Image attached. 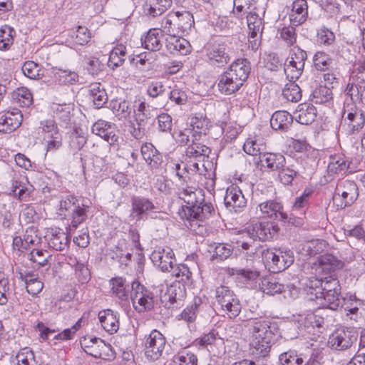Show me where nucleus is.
I'll use <instances>...</instances> for the list:
<instances>
[{"label": "nucleus", "instance_id": "f257e3e1", "mask_svg": "<svg viewBox=\"0 0 365 365\" xmlns=\"http://www.w3.org/2000/svg\"><path fill=\"white\" fill-rule=\"evenodd\" d=\"M319 275L308 279L306 286L314 292L316 304L319 308L336 310L341 306V287L335 274L336 259L333 255L319 257Z\"/></svg>", "mask_w": 365, "mask_h": 365}, {"label": "nucleus", "instance_id": "f03ea898", "mask_svg": "<svg viewBox=\"0 0 365 365\" xmlns=\"http://www.w3.org/2000/svg\"><path fill=\"white\" fill-rule=\"evenodd\" d=\"M176 195L185 203L178 212L184 225L191 232L202 235L206 220L215 214L213 205L205 200L202 189L194 187L179 188Z\"/></svg>", "mask_w": 365, "mask_h": 365}, {"label": "nucleus", "instance_id": "7ed1b4c3", "mask_svg": "<svg viewBox=\"0 0 365 365\" xmlns=\"http://www.w3.org/2000/svg\"><path fill=\"white\" fill-rule=\"evenodd\" d=\"M252 339L250 344V354L255 359L264 358L281 334L277 322L269 319H261L254 322Z\"/></svg>", "mask_w": 365, "mask_h": 365}, {"label": "nucleus", "instance_id": "20e7f679", "mask_svg": "<svg viewBox=\"0 0 365 365\" xmlns=\"http://www.w3.org/2000/svg\"><path fill=\"white\" fill-rule=\"evenodd\" d=\"M251 72V63L247 58H237L218 77L217 89L225 96L238 91L247 80Z\"/></svg>", "mask_w": 365, "mask_h": 365}, {"label": "nucleus", "instance_id": "39448f33", "mask_svg": "<svg viewBox=\"0 0 365 365\" xmlns=\"http://www.w3.org/2000/svg\"><path fill=\"white\" fill-rule=\"evenodd\" d=\"M287 155L304 170H313L317 165L319 152L309 143L305 137L291 138L289 140Z\"/></svg>", "mask_w": 365, "mask_h": 365}, {"label": "nucleus", "instance_id": "423d86ee", "mask_svg": "<svg viewBox=\"0 0 365 365\" xmlns=\"http://www.w3.org/2000/svg\"><path fill=\"white\" fill-rule=\"evenodd\" d=\"M262 259L269 267V269L278 273L289 267L294 261L293 251L286 247L264 249Z\"/></svg>", "mask_w": 365, "mask_h": 365}, {"label": "nucleus", "instance_id": "0eeeda50", "mask_svg": "<svg viewBox=\"0 0 365 365\" xmlns=\"http://www.w3.org/2000/svg\"><path fill=\"white\" fill-rule=\"evenodd\" d=\"M215 299L222 315L229 319L237 317L242 309L240 302L230 287L221 285L215 289Z\"/></svg>", "mask_w": 365, "mask_h": 365}, {"label": "nucleus", "instance_id": "6e6552de", "mask_svg": "<svg viewBox=\"0 0 365 365\" xmlns=\"http://www.w3.org/2000/svg\"><path fill=\"white\" fill-rule=\"evenodd\" d=\"M131 208L129 217L135 222L157 219L158 212L154 202L145 196L134 195L130 199Z\"/></svg>", "mask_w": 365, "mask_h": 365}, {"label": "nucleus", "instance_id": "1a4fd4ad", "mask_svg": "<svg viewBox=\"0 0 365 365\" xmlns=\"http://www.w3.org/2000/svg\"><path fill=\"white\" fill-rule=\"evenodd\" d=\"M205 58L210 66L220 68L226 66L231 59L227 40L219 38L208 43L205 47Z\"/></svg>", "mask_w": 365, "mask_h": 365}, {"label": "nucleus", "instance_id": "9d476101", "mask_svg": "<svg viewBox=\"0 0 365 365\" xmlns=\"http://www.w3.org/2000/svg\"><path fill=\"white\" fill-rule=\"evenodd\" d=\"M130 298L133 309L138 313L150 312L155 304L153 292L137 280L131 284Z\"/></svg>", "mask_w": 365, "mask_h": 365}, {"label": "nucleus", "instance_id": "9b49d317", "mask_svg": "<svg viewBox=\"0 0 365 365\" xmlns=\"http://www.w3.org/2000/svg\"><path fill=\"white\" fill-rule=\"evenodd\" d=\"M307 59V51L297 45L294 46L289 50L284 63V73L287 78L298 80L303 73Z\"/></svg>", "mask_w": 365, "mask_h": 365}, {"label": "nucleus", "instance_id": "f8f14e48", "mask_svg": "<svg viewBox=\"0 0 365 365\" xmlns=\"http://www.w3.org/2000/svg\"><path fill=\"white\" fill-rule=\"evenodd\" d=\"M227 273L241 287L256 289L259 285L260 272L255 266L245 267H229Z\"/></svg>", "mask_w": 365, "mask_h": 365}, {"label": "nucleus", "instance_id": "ddd939ff", "mask_svg": "<svg viewBox=\"0 0 365 365\" xmlns=\"http://www.w3.org/2000/svg\"><path fill=\"white\" fill-rule=\"evenodd\" d=\"M80 344L84 351L94 358L106 359L114 355L112 346L101 338L84 336Z\"/></svg>", "mask_w": 365, "mask_h": 365}, {"label": "nucleus", "instance_id": "4468645a", "mask_svg": "<svg viewBox=\"0 0 365 365\" xmlns=\"http://www.w3.org/2000/svg\"><path fill=\"white\" fill-rule=\"evenodd\" d=\"M258 287L264 293L269 295L284 294V297L295 298L299 294L298 288L294 284L289 283L284 285L272 276L263 277Z\"/></svg>", "mask_w": 365, "mask_h": 365}, {"label": "nucleus", "instance_id": "2eb2a0df", "mask_svg": "<svg viewBox=\"0 0 365 365\" xmlns=\"http://www.w3.org/2000/svg\"><path fill=\"white\" fill-rule=\"evenodd\" d=\"M359 197V188L354 180H341L336 184L334 200L339 204L341 208L351 205Z\"/></svg>", "mask_w": 365, "mask_h": 365}, {"label": "nucleus", "instance_id": "dca6fc26", "mask_svg": "<svg viewBox=\"0 0 365 365\" xmlns=\"http://www.w3.org/2000/svg\"><path fill=\"white\" fill-rule=\"evenodd\" d=\"M91 133L108 143L110 147L115 148L119 145V130L114 123L98 119L91 125Z\"/></svg>", "mask_w": 365, "mask_h": 365}, {"label": "nucleus", "instance_id": "f3484780", "mask_svg": "<svg viewBox=\"0 0 365 365\" xmlns=\"http://www.w3.org/2000/svg\"><path fill=\"white\" fill-rule=\"evenodd\" d=\"M357 331L351 327H340L330 334L328 344L332 349L343 351L350 348L356 341Z\"/></svg>", "mask_w": 365, "mask_h": 365}, {"label": "nucleus", "instance_id": "a211bd4d", "mask_svg": "<svg viewBox=\"0 0 365 365\" xmlns=\"http://www.w3.org/2000/svg\"><path fill=\"white\" fill-rule=\"evenodd\" d=\"M166 344L164 335L157 329H153L144 341V351L147 358L151 360L158 359L163 352Z\"/></svg>", "mask_w": 365, "mask_h": 365}, {"label": "nucleus", "instance_id": "6ab92c4d", "mask_svg": "<svg viewBox=\"0 0 365 365\" xmlns=\"http://www.w3.org/2000/svg\"><path fill=\"white\" fill-rule=\"evenodd\" d=\"M359 166L351 157L344 153L331 155L328 163L330 174L346 175L357 171Z\"/></svg>", "mask_w": 365, "mask_h": 365}, {"label": "nucleus", "instance_id": "aec40b11", "mask_svg": "<svg viewBox=\"0 0 365 365\" xmlns=\"http://www.w3.org/2000/svg\"><path fill=\"white\" fill-rule=\"evenodd\" d=\"M41 133L43 140L47 143L46 150L48 152L56 150L61 146V135L53 120H47L41 122L38 134Z\"/></svg>", "mask_w": 365, "mask_h": 365}, {"label": "nucleus", "instance_id": "412c9836", "mask_svg": "<svg viewBox=\"0 0 365 365\" xmlns=\"http://www.w3.org/2000/svg\"><path fill=\"white\" fill-rule=\"evenodd\" d=\"M150 259L163 272H171L176 261L175 253L169 247L156 248L152 252Z\"/></svg>", "mask_w": 365, "mask_h": 365}, {"label": "nucleus", "instance_id": "4be33fe9", "mask_svg": "<svg viewBox=\"0 0 365 365\" xmlns=\"http://www.w3.org/2000/svg\"><path fill=\"white\" fill-rule=\"evenodd\" d=\"M224 204L230 212H240L246 207L247 200L237 185H231L226 190Z\"/></svg>", "mask_w": 365, "mask_h": 365}, {"label": "nucleus", "instance_id": "5701e85b", "mask_svg": "<svg viewBox=\"0 0 365 365\" xmlns=\"http://www.w3.org/2000/svg\"><path fill=\"white\" fill-rule=\"evenodd\" d=\"M286 163L285 157L279 153H263L259 155L257 165L262 171L280 170Z\"/></svg>", "mask_w": 365, "mask_h": 365}, {"label": "nucleus", "instance_id": "b1692460", "mask_svg": "<svg viewBox=\"0 0 365 365\" xmlns=\"http://www.w3.org/2000/svg\"><path fill=\"white\" fill-rule=\"evenodd\" d=\"M260 217L272 220L285 221L287 215L283 211V205L275 200H269L259 205Z\"/></svg>", "mask_w": 365, "mask_h": 365}, {"label": "nucleus", "instance_id": "393cba45", "mask_svg": "<svg viewBox=\"0 0 365 365\" xmlns=\"http://www.w3.org/2000/svg\"><path fill=\"white\" fill-rule=\"evenodd\" d=\"M108 284L111 296L117 298L122 306H128L130 292L126 284L125 278L123 277H112L109 279Z\"/></svg>", "mask_w": 365, "mask_h": 365}, {"label": "nucleus", "instance_id": "a878e982", "mask_svg": "<svg viewBox=\"0 0 365 365\" xmlns=\"http://www.w3.org/2000/svg\"><path fill=\"white\" fill-rule=\"evenodd\" d=\"M277 226L269 222H257L252 224L247 228V232L255 240L266 241L272 239L277 232Z\"/></svg>", "mask_w": 365, "mask_h": 365}, {"label": "nucleus", "instance_id": "bb28decb", "mask_svg": "<svg viewBox=\"0 0 365 365\" xmlns=\"http://www.w3.org/2000/svg\"><path fill=\"white\" fill-rule=\"evenodd\" d=\"M21 111L13 108L5 112L0 118V132L10 133L17 129L22 123Z\"/></svg>", "mask_w": 365, "mask_h": 365}, {"label": "nucleus", "instance_id": "cd10ccee", "mask_svg": "<svg viewBox=\"0 0 365 365\" xmlns=\"http://www.w3.org/2000/svg\"><path fill=\"white\" fill-rule=\"evenodd\" d=\"M165 43L167 51L173 55L186 56L192 51L190 42L185 38L175 34H168L165 38Z\"/></svg>", "mask_w": 365, "mask_h": 365}, {"label": "nucleus", "instance_id": "c85d7f7f", "mask_svg": "<svg viewBox=\"0 0 365 365\" xmlns=\"http://www.w3.org/2000/svg\"><path fill=\"white\" fill-rule=\"evenodd\" d=\"M163 31L158 28L150 29L141 38L142 47L150 51H160L165 41Z\"/></svg>", "mask_w": 365, "mask_h": 365}, {"label": "nucleus", "instance_id": "c756f323", "mask_svg": "<svg viewBox=\"0 0 365 365\" xmlns=\"http://www.w3.org/2000/svg\"><path fill=\"white\" fill-rule=\"evenodd\" d=\"M143 158L152 170H159L163 163V154L151 143H145L140 147Z\"/></svg>", "mask_w": 365, "mask_h": 365}, {"label": "nucleus", "instance_id": "7c9ffc66", "mask_svg": "<svg viewBox=\"0 0 365 365\" xmlns=\"http://www.w3.org/2000/svg\"><path fill=\"white\" fill-rule=\"evenodd\" d=\"M101 327L108 334H113L119 329V314L110 309L101 310L98 314Z\"/></svg>", "mask_w": 365, "mask_h": 365}, {"label": "nucleus", "instance_id": "2f4dec72", "mask_svg": "<svg viewBox=\"0 0 365 365\" xmlns=\"http://www.w3.org/2000/svg\"><path fill=\"white\" fill-rule=\"evenodd\" d=\"M170 17L175 18V25L177 26L182 35H188L195 29L193 15L188 11L172 12L170 14Z\"/></svg>", "mask_w": 365, "mask_h": 365}, {"label": "nucleus", "instance_id": "473e14b6", "mask_svg": "<svg viewBox=\"0 0 365 365\" xmlns=\"http://www.w3.org/2000/svg\"><path fill=\"white\" fill-rule=\"evenodd\" d=\"M70 198H71L70 199V203L71 200H73L72 202L73 206L71 215L72 220L70 226L71 225L76 229L86 220L89 206L82 197L76 198L70 195Z\"/></svg>", "mask_w": 365, "mask_h": 365}, {"label": "nucleus", "instance_id": "72a5a7b5", "mask_svg": "<svg viewBox=\"0 0 365 365\" xmlns=\"http://www.w3.org/2000/svg\"><path fill=\"white\" fill-rule=\"evenodd\" d=\"M234 248L248 258H254L259 255L262 256L265 249L251 237L247 240H237Z\"/></svg>", "mask_w": 365, "mask_h": 365}, {"label": "nucleus", "instance_id": "f704fd0d", "mask_svg": "<svg viewBox=\"0 0 365 365\" xmlns=\"http://www.w3.org/2000/svg\"><path fill=\"white\" fill-rule=\"evenodd\" d=\"M290 24L298 26L306 21L308 17V6L306 0H295L288 14Z\"/></svg>", "mask_w": 365, "mask_h": 365}, {"label": "nucleus", "instance_id": "c9c22d12", "mask_svg": "<svg viewBox=\"0 0 365 365\" xmlns=\"http://www.w3.org/2000/svg\"><path fill=\"white\" fill-rule=\"evenodd\" d=\"M317 116V110L311 103L304 102L298 105L294 112V118L302 125H310Z\"/></svg>", "mask_w": 365, "mask_h": 365}, {"label": "nucleus", "instance_id": "e433bc0d", "mask_svg": "<svg viewBox=\"0 0 365 365\" xmlns=\"http://www.w3.org/2000/svg\"><path fill=\"white\" fill-rule=\"evenodd\" d=\"M198 138H192V143L186 148V156L197 161H204L208 158L211 149L199 142Z\"/></svg>", "mask_w": 365, "mask_h": 365}, {"label": "nucleus", "instance_id": "4c0bfd02", "mask_svg": "<svg viewBox=\"0 0 365 365\" xmlns=\"http://www.w3.org/2000/svg\"><path fill=\"white\" fill-rule=\"evenodd\" d=\"M127 54L126 46L122 43L115 44L109 52V57L107 62L108 67L115 70L123 66Z\"/></svg>", "mask_w": 365, "mask_h": 365}, {"label": "nucleus", "instance_id": "58836bf2", "mask_svg": "<svg viewBox=\"0 0 365 365\" xmlns=\"http://www.w3.org/2000/svg\"><path fill=\"white\" fill-rule=\"evenodd\" d=\"M172 5V0H147L143 5L145 15L156 17L165 12Z\"/></svg>", "mask_w": 365, "mask_h": 365}, {"label": "nucleus", "instance_id": "ea45409f", "mask_svg": "<svg viewBox=\"0 0 365 365\" xmlns=\"http://www.w3.org/2000/svg\"><path fill=\"white\" fill-rule=\"evenodd\" d=\"M293 121L292 115L285 110L274 112L270 118V125L275 130H287Z\"/></svg>", "mask_w": 365, "mask_h": 365}, {"label": "nucleus", "instance_id": "a19ab883", "mask_svg": "<svg viewBox=\"0 0 365 365\" xmlns=\"http://www.w3.org/2000/svg\"><path fill=\"white\" fill-rule=\"evenodd\" d=\"M108 108L114 115L120 120H126L131 113V108L129 103L122 98L112 99L109 102Z\"/></svg>", "mask_w": 365, "mask_h": 365}, {"label": "nucleus", "instance_id": "79ce46f5", "mask_svg": "<svg viewBox=\"0 0 365 365\" xmlns=\"http://www.w3.org/2000/svg\"><path fill=\"white\" fill-rule=\"evenodd\" d=\"M210 121L202 114H195L191 118L190 125L192 129V138L200 139L202 135H205L208 130Z\"/></svg>", "mask_w": 365, "mask_h": 365}, {"label": "nucleus", "instance_id": "37998d69", "mask_svg": "<svg viewBox=\"0 0 365 365\" xmlns=\"http://www.w3.org/2000/svg\"><path fill=\"white\" fill-rule=\"evenodd\" d=\"M332 64V58L324 51H317L312 56V67L317 71L327 72Z\"/></svg>", "mask_w": 365, "mask_h": 365}, {"label": "nucleus", "instance_id": "c03bdc74", "mask_svg": "<svg viewBox=\"0 0 365 365\" xmlns=\"http://www.w3.org/2000/svg\"><path fill=\"white\" fill-rule=\"evenodd\" d=\"M89 96L96 108H101L108 101V96L104 86L100 83L90 85Z\"/></svg>", "mask_w": 365, "mask_h": 365}, {"label": "nucleus", "instance_id": "a18cd8bd", "mask_svg": "<svg viewBox=\"0 0 365 365\" xmlns=\"http://www.w3.org/2000/svg\"><path fill=\"white\" fill-rule=\"evenodd\" d=\"M202 304V300L200 297H195L193 301L188 304L177 317L178 320H183L187 324L193 323L195 322L198 312L199 307Z\"/></svg>", "mask_w": 365, "mask_h": 365}, {"label": "nucleus", "instance_id": "49530a36", "mask_svg": "<svg viewBox=\"0 0 365 365\" xmlns=\"http://www.w3.org/2000/svg\"><path fill=\"white\" fill-rule=\"evenodd\" d=\"M344 120L347 127V133L353 135L359 133L365 125V114L364 113H356V115H346L344 117Z\"/></svg>", "mask_w": 365, "mask_h": 365}, {"label": "nucleus", "instance_id": "de8ad7c7", "mask_svg": "<svg viewBox=\"0 0 365 365\" xmlns=\"http://www.w3.org/2000/svg\"><path fill=\"white\" fill-rule=\"evenodd\" d=\"M13 103L22 108H29L33 103V95L25 87L18 88L12 93Z\"/></svg>", "mask_w": 365, "mask_h": 365}, {"label": "nucleus", "instance_id": "09e8293b", "mask_svg": "<svg viewBox=\"0 0 365 365\" xmlns=\"http://www.w3.org/2000/svg\"><path fill=\"white\" fill-rule=\"evenodd\" d=\"M247 21L251 38L257 37L258 34L262 35L264 29L263 21L256 12L250 11L247 15Z\"/></svg>", "mask_w": 365, "mask_h": 365}, {"label": "nucleus", "instance_id": "8fccbe9b", "mask_svg": "<svg viewBox=\"0 0 365 365\" xmlns=\"http://www.w3.org/2000/svg\"><path fill=\"white\" fill-rule=\"evenodd\" d=\"M217 339H222L219 336V333L215 329H212L208 332H203L202 334L195 339L193 344L199 349H207L208 346H212Z\"/></svg>", "mask_w": 365, "mask_h": 365}, {"label": "nucleus", "instance_id": "3c124183", "mask_svg": "<svg viewBox=\"0 0 365 365\" xmlns=\"http://www.w3.org/2000/svg\"><path fill=\"white\" fill-rule=\"evenodd\" d=\"M12 365H36L34 351L29 347L21 349L11 359Z\"/></svg>", "mask_w": 365, "mask_h": 365}, {"label": "nucleus", "instance_id": "603ef678", "mask_svg": "<svg viewBox=\"0 0 365 365\" xmlns=\"http://www.w3.org/2000/svg\"><path fill=\"white\" fill-rule=\"evenodd\" d=\"M21 278L25 282L26 288L30 294H38L43 288V282L34 273H21Z\"/></svg>", "mask_w": 365, "mask_h": 365}, {"label": "nucleus", "instance_id": "864d4df0", "mask_svg": "<svg viewBox=\"0 0 365 365\" xmlns=\"http://www.w3.org/2000/svg\"><path fill=\"white\" fill-rule=\"evenodd\" d=\"M288 80L282 90V96L287 101L297 103L302 99V90L295 83L297 80Z\"/></svg>", "mask_w": 365, "mask_h": 365}, {"label": "nucleus", "instance_id": "5fc2aeb1", "mask_svg": "<svg viewBox=\"0 0 365 365\" xmlns=\"http://www.w3.org/2000/svg\"><path fill=\"white\" fill-rule=\"evenodd\" d=\"M220 127L222 132L224 133L221 141L225 144L232 143L241 132V128L236 123L232 122H221Z\"/></svg>", "mask_w": 365, "mask_h": 365}, {"label": "nucleus", "instance_id": "6e6d98bb", "mask_svg": "<svg viewBox=\"0 0 365 365\" xmlns=\"http://www.w3.org/2000/svg\"><path fill=\"white\" fill-rule=\"evenodd\" d=\"M48 245L56 250L62 251L67 247L68 235L61 230L52 229L51 236L48 240Z\"/></svg>", "mask_w": 365, "mask_h": 365}, {"label": "nucleus", "instance_id": "4d7b16f0", "mask_svg": "<svg viewBox=\"0 0 365 365\" xmlns=\"http://www.w3.org/2000/svg\"><path fill=\"white\" fill-rule=\"evenodd\" d=\"M364 79L357 81L356 83H348L345 88L346 98L350 101H355L361 103L362 101V89Z\"/></svg>", "mask_w": 365, "mask_h": 365}, {"label": "nucleus", "instance_id": "13d9d810", "mask_svg": "<svg viewBox=\"0 0 365 365\" xmlns=\"http://www.w3.org/2000/svg\"><path fill=\"white\" fill-rule=\"evenodd\" d=\"M15 30L8 25L0 28V50L8 51L14 43Z\"/></svg>", "mask_w": 365, "mask_h": 365}, {"label": "nucleus", "instance_id": "bf43d9fd", "mask_svg": "<svg viewBox=\"0 0 365 365\" xmlns=\"http://www.w3.org/2000/svg\"><path fill=\"white\" fill-rule=\"evenodd\" d=\"M173 361L175 365H197L198 359L193 352L182 349L173 356Z\"/></svg>", "mask_w": 365, "mask_h": 365}, {"label": "nucleus", "instance_id": "052dcab7", "mask_svg": "<svg viewBox=\"0 0 365 365\" xmlns=\"http://www.w3.org/2000/svg\"><path fill=\"white\" fill-rule=\"evenodd\" d=\"M135 113V120L138 125L142 126L145 124V120L152 117L151 111L154 110L152 107L144 100L139 99V103L134 110Z\"/></svg>", "mask_w": 365, "mask_h": 365}, {"label": "nucleus", "instance_id": "680f3d73", "mask_svg": "<svg viewBox=\"0 0 365 365\" xmlns=\"http://www.w3.org/2000/svg\"><path fill=\"white\" fill-rule=\"evenodd\" d=\"M86 123V115L79 108H73L71 113H70V128L72 125L73 131L84 130Z\"/></svg>", "mask_w": 365, "mask_h": 365}, {"label": "nucleus", "instance_id": "e2e57ef3", "mask_svg": "<svg viewBox=\"0 0 365 365\" xmlns=\"http://www.w3.org/2000/svg\"><path fill=\"white\" fill-rule=\"evenodd\" d=\"M173 275L176 278L180 279L185 284H191L192 282V273L190 267L184 263L178 264L176 267L173 266L171 270Z\"/></svg>", "mask_w": 365, "mask_h": 365}, {"label": "nucleus", "instance_id": "0e129e2a", "mask_svg": "<svg viewBox=\"0 0 365 365\" xmlns=\"http://www.w3.org/2000/svg\"><path fill=\"white\" fill-rule=\"evenodd\" d=\"M279 171L281 182L286 185H291L294 180L299 175V171L293 164L284 166Z\"/></svg>", "mask_w": 365, "mask_h": 365}, {"label": "nucleus", "instance_id": "69168bd1", "mask_svg": "<svg viewBox=\"0 0 365 365\" xmlns=\"http://www.w3.org/2000/svg\"><path fill=\"white\" fill-rule=\"evenodd\" d=\"M234 247L226 243H215L212 259L222 261L227 259L233 251Z\"/></svg>", "mask_w": 365, "mask_h": 365}, {"label": "nucleus", "instance_id": "338daca9", "mask_svg": "<svg viewBox=\"0 0 365 365\" xmlns=\"http://www.w3.org/2000/svg\"><path fill=\"white\" fill-rule=\"evenodd\" d=\"M335 41L334 32L326 26H322L317 31V41L319 45L331 46Z\"/></svg>", "mask_w": 365, "mask_h": 365}, {"label": "nucleus", "instance_id": "774afa93", "mask_svg": "<svg viewBox=\"0 0 365 365\" xmlns=\"http://www.w3.org/2000/svg\"><path fill=\"white\" fill-rule=\"evenodd\" d=\"M165 295L168 296V302L169 303V307H174V304H176V307L180 305L183 301L184 293L180 287L170 286L168 288Z\"/></svg>", "mask_w": 365, "mask_h": 365}]
</instances>
